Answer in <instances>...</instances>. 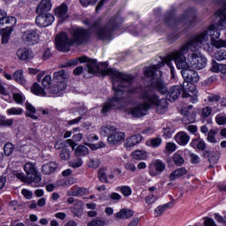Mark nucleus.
Wrapping results in <instances>:
<instances>
[{
	"label": "nucleus",
	"mask_w": 226,
	"mask_h": 226,
	"mask_svg": "<svg viewBox=\"0 0 226 226\" xmlns=\"http://www.w3.org/2000/svg\"><path fill=\"white\" fill-rule=\"evenodd\" d=\"M207 63V59H206V56H202V54L199 55L198 62H196L194 70H202V68H206Z\"/></svg>",
	"instance_id": "35"
},
{
	"label": "nucleus",
	"mask_w": 226,
	"mask_h": 226,
	"mask_svg": "<svg viewBox=\"0 0 226 226\" xmlns=\"http://www.w3.org/2000/svg\"><path fill=\"white\" fill-rule=\"evenodd\" d=\"M60 158L64 161L70 160V150L68 148H63L60 152Z\"/></svg>",
	"instance_id": "55"
},
{
	"label": "nucleus",
	"mask_w": 226,
	"mask_h": 226,
	"mask_svg": "<svg viewBox=\"0 0 226 226\" xmlns=\"http://www.w3.org/2000/svg\"><path fill=\"white\" fill-rule=\"evenodd\" d=\"M166 165L165 162L162 160H155L152 164L148 167V172L152 177L158 176V174H162L163 170H165Z\"/></svg>",
	"instance_id": "11"
},
{
	"label": "nucleus",
	"mask_w": 226,
	"mask_h": 226,
	"mask_svg": "<svg viewBox=\"0 0 226 226\" xmlns=\"http://www.w3.org/2000/svg\"><path fill=\"white\" fill-rule=\"evenodd\" d=\"M218 160H220V155L218 154H211L208 158V162L210 163L209 168L211 169L215 163H218Z\"/></svg>",
	"instance_id": "57"
},
{
	"label": "nucleus",
	"mask_w": 226,
	"mask_h": 226,
	"mask_svg": "<svg viewBox=\"0 0 226 226\" xmlns=\"http://www.w3.org/2000/svg\"><path fill=\"white\" fill-rule=\"evenodd\" d=\"M116 130H117L116 126L112 124H107L101 128L100 134L102 135V137H107V135H112Z\"/></svg>",
	"instance_id": "26"
},
{
	"label": "nucleus",
	"mask_w": 226,
	"mask_h": 226,
	"mask_svg": "<svg viewBox=\"0 0 226 226\" xmlns=\"http://www.w3.org/2000/svg\"><path fill=\"white\" fill-rule=\"evenodd\" d=\"M192 45H193V41L189 39V41L185 43L178 50L172 52L168 56H166L165 59L170 60V63L175 61L177 68L178 70H182V72L190 69V62L188 61V58L186 61L185 54H188L189 50H192V52H196V50H199L192 49Z\"/></svg>",
	"instance_id": "5"
},
{
	"label": "nucleus",
	"mask_w": 226,
	"mask_h": 226,
	"mask_svg": "<svg viewBox=\"0 0 226 226\" xmlns=\"http://www.w3.org/2000/svg\"><path fill=\"white\" fill-rule=\"evenodd\" d=\"M52 10V2L50 0H41L36 7V13H49Z\"/></svg>",
	"instance_id": "17"
},
{
	"label": "nucleus",
	"mask_w": 226,
	"mask_h": 226,
	"mask_svg": "<svg viewBox=\"0 0 226 226\" xmlns=\"http://www.w3.org/2000/svg\"><path fill=\"white\" fill-rule=\"evenodd\" d=\"M68 13V5L66 4H62L59 7L55 9V15L58 19H63Z\"/></svg>",
	"instance_id": "27"
},
{
	"label": "nucleus",
	"mask_w": 226,
	"mask_h": 226,
	"mask_svg": "<svg viewBox=\"0 0 226 226\" xmlns=\"http://www.w3.org/2000/svg\"><path fill=\"white\" fill-rule=\"evenodd\" d=\"M39 14L35 18V24L38 27H49V26H52L55 18L54 15L50 13H37Z\"/></svg>",
	"instance_id": "10"
},
{
	"label": "nucleus",
	"mask_w": 226,
	"mask_h": 226,
	"mask_svg": "<svg viewBox=\"0 0 226 226\" xmlns=\"http://www.w3.org/2000/svg\"><path fill=\"white\" fill-rule=\"evenodd\" d=\"M117 190H119L124 197H130V195H132L131 186H128V185L120 186V187H117Z\"/></svg>",
	"instance_id": "48"
},
{
	"label": "nucleus",
	"mask_w": 226,
	"mask_h": 226,
	"mask_svg": "<svg viewBox=\"0 0 226 226\" xmlns=\"http://www.w3.org/2000/svg\"><path fill=\"white\" fill-rule=\"evenodd\" d=\"M132 216H133V211L126 208H124L116 214V217L120 218L121 220L132 218Z\"/></svg>",
	"instance_id": "29"
},
{
	"label": "nucleus",
	"mask_w": 226,
	"mask_h": 226,
	"mask_svg": "<svg viewBox=\"0 0 226 226\" xmlns=\"http://www.w3.org/2000/svg\"><path fill=\"white\" fill-rule=\"evenodd\" d=\"M56 169H57V163L51 162L42 165L41 172L44 176H50V174L56 172Z\"/></svg>",
	"instance_id": "21"
},
{
	"label": "nucleus",
	"mask_w": 226,
	"mask_h": 226,
	"mask_svg": "<svg viewBox=\"0 0 226 226\" xmlns=\"http://www.w3.org/2000/svg\"><path fill=\"white\" fill-rule=\"evenodd\" d=\"M10 34H11V30H6L2 35V43H8L10 40Z\"/></svg>",
	"instance_id": "61"
},
{
	"label": "nucleus",
	"mask_w": 226,
	"mask_h": 226,
	"mask_svg": "<svg viewBox=\"0 0 226 226\" xmlns=\"http://www.w3.org/2000/svg\"><path fill=\"white\" fill-rule=\"evenodd\" d=\"M132 156L134 160H146L147 154L142 150H136L132 152Z\"/></svg>",
	"instance_id": "44"
},
{
	"label": "nucleus",
	"mask_w": 226,
	"mask_h": 226,
	"mask_svg": "<svg viewBox=\"0 0 226 226\" xmlns=\"http://www.w3.org/2000/svg\"><path fill=\"white\" fill-rule=\"evenodd\" d=\"M215 16L217 19L216 25H211L208 29L200 34H196L190 38L193 42L192 45V50H200V49L209 50V36H211V41H213L215 38H220V31L226 29V26L221 25L222 17L220 16V10L215 12Z\"/></svg>",
	"instance_id": "3"
},
{
	"label": "nucleus",
	"mask_w": 226,
	"mask_h": 226,
	"mask_svg": "<svg viewBox=\"0 0 226 226\" xmlns=\"http://www.w3.org/2000/svg\"><path fill=\"white\" fill-rule=\"evenodd\" d=\"M64 89H66V83H60V84L55 85L50 89V91L52 94H59V93H61V91H64Z\"/></svg>",
	"instance_id": "42"
},
{
	"label": "nucleus",
	"mask_w": 226,
	"mask_h": 226,
	"mask_svg": "<svg viewBox=\"0 0 226 226\" xmlns=\"http://www.w3.org/2000/svg\"><path fill=\"white\" fill-rule=\"evenodd\" d=\"M181 93H185L182 86H173L168 90L167 98L170 102H176L179 96H181Z\"/></svg>",
	"instance_id": "13"
},
{
	"label": "nucleus",
	"mask_w": 226,
	"mask_h": 226,
	"mask_svg": "<svg viewBox=\"0 0 226 226\" xmlns=\"http://www.w3.org/2000/svg\"><path fill=\"white\" fill-rule=\"evenodd\" d=\"M17 56L18 58L20 59V61H29L34 58V53L33 52V50L28 49H18Z\"/></svg>",
	"instance_id": "16"
},
{
	"label": "nucleus",
	"mask_w": 226,
	"mask_h": 226,
	"mask_svg": "<svg viewBox=\"0 0 226 226\" xmlns=\"http://www.w3.org/2000/svg\"><path fill=\"white\" fill-rule=\"evenodd\" d=\"M219 15L221 17V26L226 27V2L222 5V9H219Z\"/></svg>",
	"instance_id": "43"
},
{
	"label": "nucleus",
	"mask_w": 226,
	"mask_h": 226,
	"mask_svg": "<svg viewBox=\"0 0 226 226\" xmlns=\"http://www.w3.org/2000/svg\"><path fill=\"white\" fill-rule=\"evenodd\" d=\"M26 109L27 110L26 116H28V117H31L32 119H38V117L34 115L36 114V108H34V106L29 102H26Z\"/></svg>",
	"instance_id": "37"
},
{
	"label": "nucleus",
	"mask_w": 226,
	"mask_h": 226,
	"mask_svg": "<svg viewBox=\"0 0 226 226\" xmlns=\"http://www.w3.org/2000/svg\"><path fill=\"white\" fill-rule=\"evenodd\" d=\"M174 131L170 127H166L162 130V135L164 139H170Z\"/></svg>",
	"instance_id": "59"
},
{
	"label": "nucleus",
	"mask_w": 226,
	"mask_h": 226,
	"mask_svg": "<svg viewBox=\"0 0 226 226\" xmlns=\"http://www.w3.org/2000/svg\"><path fill=\"white\" fill-rule=\"evenodd\" d=\"M13 100L18 103L19 105H22L26 102V96H24L22 94H13Z\"/></svg>",
	"instance_id": "49"
},
{
	"label": "nucleus",
	"mask_w": 226,
	"mask_h": 226,
	"mask_svg": "<svg viewBox=\"0 0 226 226\" xmlns=\"http://www.w3.org/2000/svg\"><path fill=\"white\" fill-rule=\"evenodd\" d=\"M16 177L22 181L23 183H27L28 185H31V183H34L33 181L29 180V177L24 174V173H17Z\"/></svg>",
	"instance_id": "53"
},
{
	"label": "nucleus",
	"mask_w": 226,
	"mask_h": 226,
	"mask_svg": "<svg viewBox=\"0 0 226 226\" xmlns=\"http://www.w3.org/2000/svg\"><path fill=\"white\" fill-rule=\"evenodd\" d=\"M87 146H88V147L93 151H96L97 149H101V147H105V143H103V141H100L96 144H87Z\"/></svg>",
	"instance_id": "58"
},
{
	"label": "nucleus",
	"mask_w": 226,
	"mask_h": 226,
	"mask_svg": "<svg viewBox=\"0 0 226 226\" xmlns=\"http://www.w3.org/2000/svg\"><path fill=\"white\" fill-rule=\"evenodd\" d=\"M123 22L124 20L120 16H114L107 22L103 28L100 26V21H94L88 30L84 27H77L71 32L72 45H84V43H87L89 38H91V33H94L98 40H103V41L112 40V33Z\"/></svg>",
	"instance_id": "2"
},
{
	"label": "nucleus",
	"mask_w": 226,
	"mask_h": 226,
	"mask_svg": "<svg viewBox=\"0 0 226 226\" xmlns=\"http://www.w3.org/2000/svg\"><path fill=\"white\" fill-rule=\"evenodd\" d=\"M165 64H167V66H169V68H170V73H171V79H176V72H174V66L172 65V62H170V60H169V58H164L161 64H155V66H165Z\"/></svg>",
	"instance_id": "34"
},
{
	"label": "nucleus",
	"mask_w": 226,
	"mask_h": 226,
	"mask_svg": "<svg viewBox=\"0 0 226 226\" xmlns=\"http://www.w3.org/2000/svg\"><path fill=\"white\" fill-rule=\"evenodd\" d=\"M31 92L36 96H47V92L38 83L33 84Z\"/></svg>",
	"instance_id": "28"
},
{
	"label": "nucleus",
	"mask_w": 226,
	"mask_h": 226,
	"mask_svg": "<svg viewBox=\"0 0 226 226\" xmlns=\"http://www.w3.org/2000/svg\"><path fill=\"white\" fill-rule=\"evenodd\" d=\"M50 82H52V77H50V75H46L41 79V85L43 86L44 89L49 91V93H50Z\"/></svg>",
	"instance_id": "46"
},
{
	"label": "nucleus",
	"mask_w": 226,
	"mask_h": 226,
	"mask_svg": "<svg viewBox=\"0 0 226 226\" xmlns=\"http://www.w3.org/2000/svg\"><path fill=\"white\" fill-rule=\"evenodd\" d=\"M216 133H218V132L211 129L207 136V142H209L210 144H218V139H216Z\"/></svg>",
	"instance_id": "39"
},
{
	"label": "nucleus",
	"mask_w": 226,
	"mask_h": 226,
	"mask_svg": "<svg viewBox=\"0 0 226 226\" xmlns=\"http://www.w3.org/2000/svg\"><path fill=\"white\" fill-rule=\"evenodd\" d=\"M199 56H200V53H192L191 56H188L189 65L193 70L195 69V65L199 61Z\"/></svg>",
	"instance_id": "40"
},
{
	"label": "nucleus",
	"mask_w": 226,
	"mask_h": 226,
	"mask_svg": "<svg viewBox=\"0 0 226 226\" xmlns=\"http://www.w3.org/2000/svg\"><path fill=\"white\" fill-rule=\"evenodd\" d=\"M162 138H153L146 142V146H147L148 147H160V146H162Z\"/></svg>",
	"instance_id": "36"
},
{
	"label": "nucleus",
	"mask_w": 226,
	"mask_h": 226,
	"mask_svg": "<svg viewBox=\"0 0 226 226\" xmlns=\"http://www.w3.org/2000/svg\"><path fill=\"white\" fill-rule=\"evenodd\" d=\"M4 151L6 156H11V153H13V144L11 143H7L4 147Z\"/></svg>",
	"instance_id": "56"
},
{
	"label": "nucleus",
	"mask_w": 226,
	"mask_h": 226,
	"mask_svg": "<svg viewBox=\"0 0 226 226\" xmlns=\"http://www.w3.org/2000/svg\"><path fill=\"white\" fill-rule=\"evenodd\" d=\"M7 116H22L24 109L22 108L12 107L6 110Z\"/></svg>",
	"instance_id": "45"
},
{
	"label": "nucleus",
	"mask_w": 226,
	"mask_h": 226,
	"mask_svg": "<svg viewBox=\"0 0 226 226\" xmlns=\"http://www.w3.org/2000/svg\"><path fill=\"white\" fill-rule=\"evenodd\" d=\"M161 68L162 65H151L144 71L147 80H149V83H147L148 87H136L132 88L131 87L135 80V77L132 74L121 72L114 68L102 70V75L111 77L113 89L115 91L113 98L103 104L102 113L107 114L111 109H119L124 100L132 96V94H136L144 102L128 109L127 114L132 117H144V116L147 115V110L151 107H156L158 114H165V111L169 109L167 99H160L153 91V89H156L161 94H167L169 91V87H167L166 82L162 79Z\"/></svg>",
	"instance_id": "1"
},
{
	"label": "nucleus",
	"mask_w": 226,
	"mask_h": 226,
	"mask_svg": "<svg viewBox=\"0 0 226 226\" xmlns=\"http://www.w3.org/2000/svg\"><path fill=\"white\" fill-rule=\"evenodd\" d=\"M84 192V189L79 188L77 191L75 189H71L67 192V197H79L82 195V192Z\"/></svg>",
	"instance_id": "50"
},
{
	"label": "nucleus",
	"mask_w": 226,
	"mask_h": 226,
	"mask_svg": "<svg viewBox=\"0 0 226 226\" xmlns=\"http://www.w3.org/2000/svg\"><path fill=\"white\" fill-rule=\"evenodd\" d=\"M191 147H193V149H199V151H204L206 149V141L201 139H192L190 143Z\"/></svg>",
	"instance_id": "25"
},
{
	"label": "nucleus",
	"mask_w": 226,
	"mask_h": 226,
	"mask_svg": "<svg viewBox=\"0 0 226 226\" xmlns=\"http://www.w3.org/2000/svg\"><path fill=\"white\" fill-rule=\"evenodd\" d=\"M172 206V202L166 203L164 205H161L154 209V216H162L167 211V209H170Z\"/></svg>",
	"instance_id": "30"
},
{
	"label": "nucleus",
	"mask_w": 226,
	"mask_h": 226,
	"mask_svg": "<svg viewBox=\"0 0 226 226\" xmlns=\"http://www.w3.org/2000/svg\"><path fill=\"white\" fill-rule=\"evenodd\" d=\"M204 220L205 226H216V222H215V220L213 218L205 217Z\"/></svg>",
	"instance_id": "64"
},
{
	"label": "nucleus",
	"mask_w": 226,
	"mask_h": 226,
	"mask_svg": "<svg viewBox=\"0 0 226 226\" xmlns=\"http://www.w3.org/2000/svg\"><path fill=\"white\" fill-rule=\"evenodd\" d=\"M215 59L217 61H225L226 60V50L221 49L215 53Z\"/></svg>",
	"instance_id": "54"
},
{
	"label": "nucleus",
	"mask_w": 226,
	"mask_h": 226,
	"mask_svg": "<svg viewBox=\"0 0 226 226\" xmlns=\"http://www.w3.org/2000/svg\"><path fill=\"white\" fill-rule=\"evenodd\" d=\"M211 112H213V109L207 106L201 109V116L203 117H209V116H211Z\"/></svg>",
	"instance_id": "62"
},
{
	"label": "nucleus",
	"mask_w": 226,
	"mask_h": 226,
	"mask_svg": "<svg viewBox=\"0 0 226 226\" xmlns=\"http://www.w3.org/2000/svg\"><path fill=\"white\" fill-rule=\"evenodd\" d=\"M88 154H89V148L82 145H79L74 151L75 156H86Z\"/></svg>",
	"instance_id": "38"
},
{
	"label": "nucleus",
	"mask_w": 226,
	"mask_h": 226,
	"mask_svg": "<svg viewBox=\"0 0 226 226\" xmlns=\"http://www.w3.org/2000/svg\"><path fill=\"white\" fill-rule=\"evenodd\" d=\"M87 167L90 169H98L100 167V160L99 159H90L87 162Z\"/></svg>",
	"instance_id": "52"
},
{
	"label": "nucleus",
	"mask_w": 226,
	"mask_h": 226,
	"mask_svg": "<svg viewBox=\"0 0 226 226\" xmlns=\"http://www.w3.org/2000/svg\"><path fill=\"white\" fill-rule=\"evenodd\" d=\"M211 43H212L213 47H215V49H222V48L226 49V41L225 40H222V39L216 40L215 39V40H212Z\"/></svg>",
	"instance_id": "47"
},
{
	"label": "nucleus",
	"mask_w": 226,
	"mask_h": 226,
	"mask_svg": "<svg viewBox=\"0 0 226 226\" xmlns=\"http://www.w3.org/2000/svg\"><path fill=\"white\" fill-rule=\"evenodd\" d=\"M195 117L196 116L193 112L187 111L182 118V123L184 124H192V123L195 122Z\"/></svg>",
	"instance_id": "31"
},
{
	"label": "nucleus",
	"mask_w": 226,
	"mask_h": 226,
	"mask_svg": "<svg viewBox=\"0 0 226 226\" xmlns=\"http://www.w3.org/2000/svg\"><path fill=\"white\" fill-rule=\"evenodd\" d=\"M98 177L101 183H110L116 177L114 171L107 168H102L98 170Z\"/></svg>",
	"instance_id": "12"
},
{
	"label": "nucleus",
	"mask_w": 226,
	"mask_h": 226,
	"mask_svg": "<svg viewBox=\"0 0 226 226\" xmlns=\"http://www.w3.org/2000/svg\"><path fill=\"white\" fill-rule=\"evenodd\" d=\"M82 133L74 134L72 139H67L64 141V143L69 144L72 147V149H75V146H77L75 142H80V140H82Z\"/></svg>",
	"instance_id": "33"
},
{
	"label": "nucleus",
	"mask_w": 226,
	"mask_h": 226,
	"mask_svg": "<svg viewBox=\"0 0 226 226\" xmlns=\"http://www.w3.org/2000/svg\"><path fill=\"white\" fill-rule=\"evenodd\" d=\"M56 47L59 52H70V49L73 46L72 37H68V34L62 32L58 34L56 38Z\"/></svg>",
	"instance_id": "7"
},
{
	"label": "nucleus",
	"mask_w": 226,
	"mask_h": 226,
	"mask_svg": "<svg viewBox=\"0 0 226 226\" xmlns=\"http://www.w3.org/2000/svg\"><path fill=\"white\" fill-rule=\"evenodd\" d=\"M24 170L28 177L29 181H33L35 185L41 183V176L38 174V170L36 169V164L32 162H28L24 166Z\"/></svg>",
	"instance_id": "8"
},
{
	"label": "nucleus",
	"mask_w": 226,
	"mask_h": 226,
	"mask_svg": "<svg viewBox=\"0 0 226 226\" xmlns=\"http://www.w3.org/2000/svg\"><path fill=\"white\" fill-rule=\"evenodd\" d=\"M172 161L175 165L177 167H181L185 163V158H183V155H181L179 153H175L172 155Z\"/></svg>",
	"instance_id": "41"
},
{
	"label": "nucleus",
	"mask_w": 226,
	"mask_h": 226,
	"mask_svg": "<svg viewBox=\"0 0 226 226\" xmlns=\"http://www.w3.org/2000/svg\"><path fill=\"white\" fill-rule=\"evenodd\" d=\"M175 140L179 146H186L190 142V136L185 132H179L176 134Z\"/></svg>",
	"instance_id": "20"
},
{
	"label": "nucleus",
	"mask_w": 226,
	"mask_h": 226,
	"mask_svg": "<svg viewBox=\"0 0 226 226\" xmlns=\"http://www.w3.org/2000/svg\"><path fill=\"white\" fill-rule=\"evenodd\" d=\"M185 174H188V170H186V168L182 167V168L177 169L170 173V181H176V179H179V177H183V176H185Z\"/></svg>",
	"instance_id": "22"
},
{
	"label": "nucleus",
	"mask_w": 226,
	"mask_h": 226,
	"mask_svg": "<svg viewBox=\"0 0 226 226\" xmlns=\"http://www.w3.org/2000/svg\"><path fill=\"white\" fill-rule=\"evenodd\" d=\"M125 137L126 135L124 132H113L108 137V142L114 146L116 144H119V142H123V139H125Z\"/></svg>",
	"instance_id": "19"
},
{
	"label": "nucleus",
	"mask_w": 226,
	"mask_h": 226,
	"mask_svg": "<svg viewBox=\"0 0 226 226\" xmlns=\"http://www.w3.org/2000/svg\"><path fill=\"white\" fill-rule=\"evenodd\" d=\"M211 72L214 73H222V75H226V64H218L216 61H212Z\"/></svg>",
	"instance_id": "23"
},
{
	"label": "nucleus",
	"mask_w": 226,
	"mask_h": 226,
	"mask_svg": "<svg viewBox=\"0 0 226 226\" xmlns=\"http://www.w3.org/2000/svg\"><path fill=\"white\" fill-rule=\"evenodd\" d=\"M215 121L219 126H223L226 124V115L219 114L215 117Z\"/></svg>",
	"instance_id": "51"
},
{
	"label": "nucleus",
	"mask_w": 226,
	"mask_h": 226,
	"mask_svg": "<svg viewBox=\"0 0 226 226\" xmlns=\"http://www.w3.org/2000/svg\"><path fill=\"white\" fill-rule=\"evenodd\" d=\"M87 226H105V221L101 219H95L88 222Z\"/></svg>",
	"instance_id": "60"
},
{
	"label": "nucleus",
	"mask_w": 226,
	"mask_h": 226,
	"mask_svg": "<svg viewBox=\"0 0 226 226\" xmlns=\"http://www.w3.org/2000/svg\"><path fill=\"white\" fill-rule=\"evenodd\" d=\"M4 22H5V29L7 31H13L12 27L17 24V19L15 17L9 16L6 14L2 19L0 20V29L4 31Z\"/></svg>",
	"instance_id": "14"
},
{
	"label": "nucleus",
	"mask_w": 226,
	"mask_h": 226,
	"mask_svg": "<svg viewBox=\"0 0 226 226\" xmlns=\"http://www.w3.org/2000/svg\"><path fill=\"white\" fill-rule=\"evenodd\" d=\"M82 159H77L71 162L70 166L72 167V169H79V167H82Z\"/></svg>",
	"instance_id": "63"
},
{
	"label": "nucleus",
	"mask_w": 226,
	"mask_h": 226,
	"mask_svg": "<svg viewBox=\"0 0 226 226\" xmlns=\"http://www.w3.org/2000/svg\"><path fill=\"white\" fill-rule=\"evenodd\" d=\"M68 79H70V75L66 73L64 70H60L53 74V80L56 82V84H64V80Z\"/></svg>",
	"instance_id": "18"
},
{
	"label": "nucleus",
	"mask_w": 226,
	"mask_h": 226,
	"mask_svg": "<svg viewBox=\"0 0 226 226\" xmlns=\"http://www.w3.org/2000/svg\"><path fill=\"white\" fill-rule=\"evenodd\" d=\"M13 79L18 82V84H21V86H25L26 78H24V72L22 70H18L13 73Z\"/></svg>",
	"instance_id": "32"
},
{
	"label": "nucleus",
	"mask_w": 226,
	"mask_h": 226,
	"mask_svg": "<svg viewBox=\"0 0 226 226\" xmlns=\"http://www.w3.org/2000/svg\"><path fill=\"white\" fill-rule=\"evenodd\" d=\"M142 142V136L140 134H136L128 137L124 141V147L127 151H132L137 144H140Z\"/></svg>",
	"instance_id": "15"
},
{
	"label": "nucleus",
	"mask_w": 226,
	"mask_h": 226,
	"mask_svg": "<svg viewBox=\"0 0 226 226\" xmlns=\"http://www.w3.org/2000/svg\"><path fill=\"white\" fill-rule=\"evenodd\" d=\"M179 22H183L184 24H188L189 27H193V21H190L188 23V16H181L178 20H176L174 19H170L169 20L166 19V24H169L170 26L171 24H179Z\"/></svg>",
	"instance_id": "24"
},
{
	"label": "nucleus",
	"mask_w": 226,
	"mask_h": 226,
	"mask_svg": "<svg viewBox=\"0 0 226 226\" xmlns=\"http://www.w3.org/2000/svg\"><path fill=\"white\" fill-rule=\"evenodd\" d=\"M79 63H87V68L88 73H98L100 72V64H98V62L96 59H89L87 56H80L79 58H74L72 60H70L65 65L66 66H75L79 64Z\"/></svg>",
	"instance_id": "6"
},
{
	"label": "nucleus",
	"mask_w": 226,
	"mask_h": 226,
	"mask_svg": "<svg viewBox=\"0 0 226 226\" xmlns=\"http://www.w3.org/2000/svg\"><path fill=\"white\" fill-rule=\"evenodd\" d=\"M21 40L26 45H36L40 41V33L38 29H28L22 33Z\"/></svg>",
	"instance_id": "9"
},
{
	"label": "nucleus",
	"mask_w": 226,
	"mask_h": 226,
	"mask_svg": "<svg viewBox=\"0 0 226 226\" xmlns=\"http://www.w3.org/2000/svg\"><path fill=\"white\" fill-rule=\"evenodd\" d=\"M181 73L185 80L182 84L184 91L182 97L189 98V102H191V103H197V102H199V97L197 96V94H199V91L193 84L199 82V73L192 68L181 71Z\"/></svg>",
	"instance_id": "4"
}]
</instances>
